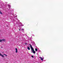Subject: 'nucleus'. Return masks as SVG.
Returning a JSON list of instances; mask_svg holds the SVG:
<instances>
[{"instance_id": "9", "label": "nucleus", "mask_w": 63, "mask_h": 63, "mask_svg": "<svg viewBox=\"0 0 63 63\" xmlns=\"http://www.w3.org/2000/svg\"><path fill=\"white\" fill-rule=\"evenodd\" d=\"M25 45H27V43H25Z\"/></svg>"}, {"instance_id": "5", "label": "nucleus", "mask_w": 63, "mask_h": 63, "mask_svg": "<svg viewBox=\"0 0 63 63\" xmlns=\"http://www.w3.org/2000/svg\"><path fill=\"white\" fill-rule=\"evenodd\" d=\"M27 49H28V50H30V47H27Z\"/></svg>"}, {"instance_id": "13", "label": "nucleus", "mask_w": 63, "mask_h": 63, "mask_svg": "<svg viewBox=\"0 0 63 63\" xmlns=\"http://www.w3.org/2000/svg\"><path fill=\"white\" fill-rule=\"evenodd\" d=\"M20 30H21L20 29H19V31H20Z\"/></svg>"}, {"instance_id": "6", "label": "nucleus", "mask_w": 63, "mask_h": 63, "mask_svg": "<svg viewBox=\"0 0 63 63\" xmlns=\"http://www.w3.org/2000/svg\"><path fill=\"white\" fill-rule=\"evenodd\" d=\"M38 50V49H37V48H36L35 49V51H37Z\"/></svg>"}, {"instance_id": "7", "label": "nucleus", "mask_w": 63, "mask_h": 63, "mask_svg": "<svg viewBox=\"0 0 63 63\" xmlns=\"http://www.w3.org/2000/svg\"><path fill=\"white\" fill-rule=\"evenodd\" d=\"M0 14H1V15H2L3 14H2V12H1V11L0 10Z\"/></svg>"}, {"instance_id": "10", "label": "nucleus", "mask_w": 63, "mask_h": 63, "mask_svg": "<svg viewBox=\"0 0 63 63\" xmlns=\"http://www.w3.org/2000/svg\"><path fill=\"white\" fill-rule=\"evenodd\" d=\"M0 42H2L1 40L0 39Z\"/></svg>"}, {"instance_id": "12", "label": "nucleus", "mask_w": 63, "mask_h": 63, "mask_svg": "<svg viewBox=\"0 0 63 63\" xmlns=\"http://www.w3.org/2000/svg\"><path fill=\"white\" fill-rule=\"evenodd\" d=\"M33 57H34V56H32V58H33Z\"/></svg>"}, {"instance_id": "14", "label": "nucleus", "mask_w": 63, "mask_h": 63, "mask_svg": "<svg viewBox=\"0 0 63 63\" xmlns=\"http://www.w3.org/2000/svg\"><path fill=\"white\" fill-rule=\"evenodd\" d=\"M2 53H4V52H2Z\"/></svg>"}, {"instance_id": "8", "label": "nucleus", "mask_w": 63, "mask_h": 63, "mask_svg": "<svg viewBox=\"0 0 63 63\" xmlns=\"http://www.w3.org/2000/svg\"><path fill=\"white\" fill-rule=\"evenodd\" d=\"M3 54L4 55H5L6 56H7V55L5 54Z\"/></svg>"}, {"instance_id": "1", "label": "nucleus", "mask_w": 63, "mask_h": 63, "mask_svg": "<svg viewBox=\"0 0 63 63\" xmlns=\"http://www.w3.org/2000/svg\"><path fill=\"white\" fill-rule=\"evenodd\" d=\"M29 45H30V47H31V48L32 50L33 51V53H36V52L35 51H34V48L32 47V46L31 44H29Z\"/></svg>"}, {"instance_id": "4", "label": "nucleus", "mask_w": 63, "mask_h": 63, "mask_svg": "<svg viewBox=\"0 0 63 63\" xmlns=\"http://www.w3.org/2000/svg\"><path fill=\"white\" fill-rule=\"evenodd\" d=\"M39 57L41 60H42V61L43 60V59L42 57Z\"/></svg>"}, {"instance_id": "2", "label": "nucleus", "mask_w": 63, "mask_h": 63, "mask_svg": "<svg viewBox=\"0 0 63 63\" xmlns=\"http://www.w3.org/2000/svg\"><path fill=\"white\" fill-rule=\"evenodd\" d=\"M1 40V42H3V41L4 42H5V39H2Z\"/></svg>"}, {"instance_id": "11", "label": "nucleus", "mask_w": 63, "mask_h": 63, "mask_svg": "<svg viewBox=\"0 0 63 63\" xmlns=\"http://www.w3.org/2000/svg\"><path fill=\"white\" fill-rule=\"evenodd\" d=\"M22 30H22H24V29H21Z\"/></svg>"}, {"instance_id": "3", "label": "nucleus", "mask_w": 63, "mask_h": 63, "mask_svg": "<svg viewBox=\"0 0 63 63\" xmlns=\"http://www.w3.org/2000/svg\"><path fill=\"white\" fill-rule=\"evenodd\" d=\"M15 49L16 50V53H17V52H18L17 49V48H16Z\"/></svg>"}]
</instances>
